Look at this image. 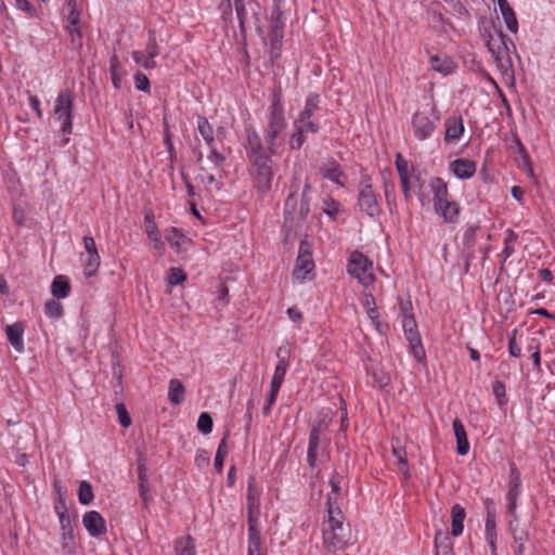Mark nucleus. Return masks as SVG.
Instances as JSON below:
<instances>
[{"label":"nucleus","instance_id":"nucleus-46","mask_svg":"<svg viewBox=\"0 0 555 555\" xmlns=\"http://www.w3.org/2000/svg\"><path fill=\"white\" fill-rule=\"evenodd\" d=\"M46 314L53 319H59L63 315V306L54 299H51L44 305Z\"/></svg>","mask_w":555,"mask_h":555},{"label":"nucleus","instance_id":"nucleus-22","mask_svg":"<svg viewBox=\"0 0 555 555\" xmlns=\"http://www.w3.org/2000/svg\"><path fill=\"white\" fill-rule=\"evenodd\" d=\"M284 23L281 21V12H278V16L274 18L271 30H270V46L272 53L279 51L282 44L284 34Z\"/></svg>","mask_w":555,"mask_h":555},{"label":"nucleus","instance_id":"nucleus-63","mask_svg":"<svg viewBox=\"0 0 555 555\" xmlns=\"http://www.w3.org/2000/svg\"><path fill=\"white\" fill-rule=\"evenodd\" d=\"M138 477L139 481L147 482V469L143 457H140L138 461Z\"/></svg>","mask_w":555,"mask_h":555},{"label":"nucleus","instance_id":"nucleus-35","mask_svg":"<svg viewBox=\"0 0 555 555\" xmlns=\"http://www.w3.org/2000/svg\"><path fill=\"white\" fill-rule=\"evenodd\" d=\"M197 128H198V131L201 133V135L203 137V139L205 140V142L211 146V144L214 143V130L210 126V124L208 122L207 118L204 117V116H199L198 119H197Z\"/></svg>","mask_w":555,"mask_h":555},{"label":"nucleus","instance_id":"nucleus-21","mask_svg":"<svg viewBox=\"0 0 555 555\" xmlns=\"http://www.w3.org/2000/svg\"><path fill=\"white\" fill-rule=\"evenodd\" d=\"M321 173L323 178L328 179L341 186L345 185L347 180V176L335 162H331L330 164L322 167Z\"/></svg>","mask_w":555,"mask_h":555},{"label":"nucleus","instance_id":"nucleus-53","mask_svg":"<svg viewBox=\"0 0 555 555\" xmlns=\"http://www.w3.org/2000/svg\"><path fill=\"white\" fill-rule=\"evenodd\" d=\"M186 279V274L184 273V271L180 268H171L169 270V274H168V283L170 285H178V284H181L182 282H184Z\"/></svg>","mask_w":555,"mask_h":555},{"label":"nucleus","instance_id":"nucleus-18","mask_svg":"<svg viewBox=\"0 0 555 555\" xmlns=\"http://www.w3.org/2000/svg\"><path fill=\"white\" fill-rule=\"evenodd\" d=\"M451 171L460 179H468L476 171L475 162L467 158H459L450 164Z\"/></svg>","mask_w":555,"mask_h":555},{"label":"nucleus","instance_id":"nucleus-2","mask_svg":"<svg viewBox=\"0 0 555 555\" xmlns=\"http://www.w3.org/2000/svg\"><path fill=\"white\" fill-rule=\"evenodd\" d=\"M328 528L323 529L326 548L333 553L343 551L350 539V527L344 524L343 513L332 496L326 500Z\"/></svg>","mask_w":555,"mask_h":555},{"label":"nucleus","instance_id":"nucleus-50","mask_svg":"<svg viewBox=\"0 0 555 555\" xmlns=\"http://www.w3.org/2000/svg\"><path fill=\"white\" fill-rule=\"evenodd\" d=\"M65 29H66L68 36L70 37V43L75 48H81V46H82V42H81L82 35H81L79 25L65 26Z\"/></svg>","mask_w":555,"mask_h":555},{"label":"nucleus","instance_id":"nucleus-24","mask_svg":"<svg viewBox=\"0 0 555 555\" xmlns=\"http://www.w3.org/2000/svg\"><path fill=\"white\" fill-rule=\"evenodd\" d=\"M498 5H499L501 14L504 18L507 29L511 33H517L518 23H517L515 12L512 9V7L509 5V2L507 0H498Z\"/></svg>","mask_w":555,"mask_h":555},{"label":"nucleus","instance_id":"nucleus-20","mask_svg":"<svg viewBox=\"0 0 555 555\" xmlns=\"http://www.w3.org/2000/svg\"><path fill=\"white\" fill-rule=\"evenodd\" d=\"M453 430L456 438V451L459 455H466L469 451V442L463 423L455 418L453 421Z\"/></svg>","mask_w":555,"mask_h":555},{"label":"nucleus","instance_id":"nucleus-32","mask_svg":"<svg viewBox=\"0 0 555 555\" xmlns=\"http://www.w3.org/2000/svg\"><path fill=\"white\" fill-rule=\"evenodd\" d=\"M320 95L312 93L306 99L305 107L297 118L310 119L319 108Z\"/></svg>","mask_w":555,"mask_h":555},{"label":"nucleus","instance_id":"nucleus-10","mask_svg":"<svg viewBox=\"0 0 555 555\" xmlns=\"http://www.w3.org/2000/svg\"><path fill=\"white\" fill-rule=\"evenodd\" d=\"M313 269L314 261L312 256V244L307 240H302L299 245L293 275L298 280H305Z\"/></svg>","mask_w":555,"mask_h":555},{"label":"nucleus","instance_id":"nucleus-37","mask_svg":"<svg viewBox=\"0 0 555 555\" xmlns=\"http://www.w3.org/2000/svg\"><path fill=\"white\" fill-rule=\"evenodd\" d=\"M144 224H145V231H146L149 238L154 241L155 243H159L160 235L158 233L157 225L154 221V216H153L152 211L145 214Z\"/></svg>","mask_w":555,"mask_h":555},{"label":"nucleus","instance_id":"nucleus-61","mask_svg":"<svg viewBox=\"0 0 555 555\" xmlns=\"http://www.w3.org/2000/svg\"><path fill=\"white\" fill-rule=\"evenodd\" d=\"M516 144L518 146V150H519V153L521 154V157L524 159V164L526 166V170H527V173L530 176V177H533V169L531 167V164H530V159H529V156L524 147V145L520 143V141L518 139H516Z\"/></svg>","mask_w":555,"mask_h":555},{"label":"nucleus","instance_id":"nucleus-16","mask_svg":"<svg viewBox=\"0 0 555 555\" xmlns=\"http://www.w3.org/2000/svg\"><path fill=\"white\" fill-rule=\"evenodd\" d=\"M486 537L492 552L495 551L496 529H495V509L491 500L486 501Z\"/></svg>","mask_w":555,"mask_h":555},{"label":"nucleus","instance_id":"nucleus-34","mask_svg":"<svg viewBox=\"0 0 555 555\" xmlns=\"http://www.w3.org/2000/svg\"><path fill=\"white\" fill-rule=\"evenodd\" d=\"M109 72H111V76H112L113 86L115 87V89H119L120 83H121L122 73H121L120 62L116 54H114L111 57Z\"/></svg>","mask_w":555,"mask_h":555},{"label":"nucleus","instance_id":"nucleus-41","mask_svg":"<svg viewBox=\"0 0 555 555\" xmlns=\"http://www.w3.org/2000/svg\"><path fill=\"white\" fill-rule=\"evenodd\" d=\"M66 5L68 9V14L66 16L67 25L66 26H75L80 24V12L77 8L76 0H66Z\"/></svg>","mask_w":555,"mask_h":555},{"label":"nucleus","instance_id":"nucleus-15","mask_svg":"<svg viewBox=\"0 0 555 555\" xmlns=\"http://www.w3.org/2000/svg\"><path fill=\"white\" fill-rule=\"evenodd\" d=\"M321 433L322 428L321 425H314L309 435V443H308V451H307V462L308 465L311 468H314L317 466V460L320 454V442H321Z\"/></svg>","mask_w":555,"mask_h":555},{"label":"nucleus","instance_id":"nucleus-58","mask_svg":"<svg viewBox=\"0 0 555 555\" xmlns=\"http://www.w3.org/2000/svg\"><path fill=\"white\" fill-rule=\"evenodd\" d=\"M305 142V132H302L299 128H296V131L292 134L289 140V146L292 150H299Z\"/></svg>","mask_w":555,"mask_h":555},{"label":"nucleus","instance_id":"nucleus-54","mask_svg":"<svg viewBox=\"0 0 555 555\" xmlns=\"http://www.w3.org/2000/svg\"><path fill=\"white\" fill-rule=\"evenodd\" d=\"M517 333V328H514L508 336V353L515 358H519L521 356V349L516 341Z\"/></svg>","mask_w":555,"mask_h":555},{"label":"nucleus","instance_id":"nucleus-64","mask_svg":"<svg viewBox=\"0 0 555 555\" xmlns=\"http://www.w3.org/2000/svg\"><path fill=\"white\" fill-rule=\"evenodd\" d=\"M15 5L18 10L28 13L30 16L35 13L34 8L28 0H15Z\"/></svg>","mask_w":555,"mask_h":555},{"label":"nucleus","instance_id":"nucleus-44","mask_svg":"<svg viewBox=\"0 0 555 555\" xmlns=\"http://www.w3.org/2000/svg\"><path fill=\"white\" fill-rule=\"evenodd\" d=\"M133 61L145 69H153L156 67V61L149 57L143 51H133L131 53Z\"/></svg>","mask_w":555,"mask_h":555},{"label":"nucleus","instance_id":"nucleus-57","mask_svg":"<svg viewBox=\"0 0 555 555\" xmlns=\"http://www.w3.org/2000/svg\"><path fill=\"white\" fill-rule=\"evenodd\" d=\"M134 83L138 90L143 92H150V80L145 74L141 72L135 73Z\"/></svg>","mask_w":555,"mask_h":555},{"label":"nucleus","instance_id":"nucleus-1","mask_svg":"<svg viewBox=\"0 0 555 555\" xmlns=\"http://www.w3.org/2000/svg\"><path fill=\"white\" fill-rule=\"evenodd\" d=\"M245 132V150L248 162L254 168L255 185L259 192L266 193L271 189L273 179L272 155L276 152H271L268 149H264L260 135L254 128L247 127Z\"/></svg>","mask_w":555,"mask_h":555},{"label":"nucleus","instance_id":"nucleus-8","mask_svg":"<svg viewBox=\"0 0 555 555\" xmlns=\"http://www.w3.org/2000/svg\"><path fill=\"white\" fill-rule=\"evenodd\" d=\"M74 100V94L68 89L61 91L55 100L53 113L62 122L61 131L64 134H69L73 131Z\"/></svg>","mask_w":555,"mask_h":555},{"label":"nucleus","instance_id":"nucleus-60","mask_svg":"<svg viewBox=\"0 0 555 555\" xmlns=\"http://www.w3.org/2000/svg\"><path fill=\"white\" fill-rule=\"evenodd\" d=\"M331 486V496L334 501L337 502V499L334 495H338L340 492V476L338 473H335L334 476L330 479Z\"/></svg>","mask_w":555,"mask_h":555},{"label":"nucleus","instance_id":"nucleus-13","mask_svg":"<svg viewBox=\"0 0 555 555\" xmlns=\"http://www.w3.org/2000/svg\"><path fill=\"white\" fill-rule=\"evenodd\" d=\"M82 524L91 537H100L106 532V522L96 511L87 512L82 517Z\"/></svg>","mask_w":555,"mask_h":555},{"label":"nucleus","instance_id":"nucleus-62","mask_svg":"<svg viewBox=\"0 0 555 555\" xmlns=\"http://www.w3.org/2000/svg\"><path fill=\"white\" fill-rule=\"evenodd\" d=\"M208 159L217 167L221 168L223 166V163L225 160V157L220 154L216 149L211 147L210 154L208 156Z\"/></svg>","mask_w":555,"mask_h":555},{"label":"nucleus","instance_id":"nucleus-17","mask_svg":"<svg viewBox=\"0 0 555 555\" xmlns=\"http://www.w3.org/2000/svg\"><path fill=\"white\" fill-rule=\"evenodd\" d=\"M4 331H5L8 340L11 344V346L17 352H23L24 351V340H23L24 325H23V323L15 322L14 324L7 325Z\"/></svg>","mask_w":555,"mask_h":555},{"label":"nucleus","instance_id":"nucleus-23","mask_svg":"<svg viewBox=\"0 0 555 555\" xmlns=\"http://www.w3.org/2000/svg\"><path fill=\"white\" fill-rule=\"evenodd\" d=\"M464 131V125L461 117H450L446 120V134L447 142L459 140Z\"/></svg>","mask_w":555,"mask_h":555},{"label":"nucleus","instance_id":"nucleus-52","mask_svg":"<svg viewBox=\"0 0 555 555\" xmlns=\"http://www.w3.org/2000/svg\"><path fill=\"white\" fill-rule=\"evenodd\" d=\"M492 391H493V395L499 403V405H503L506 403V392H505V385L500 382V380H496L492 384Z\"/></svg>","mask_w":555,"mask_h":555},{"label":"nucleus","instance_id":"nucleus-30","mask_svg":"<svg viewBox=\"0 0 555 555\" xmlns=\"http://www.w3.org/2000/svg\"><path fill=\"white\" fill-rule=\"evenodd\" d=\"M431 69L443 75L450 74L454 68L453 61L448 56L434 55L429 59Z\"/></svg>","mask_w":555,"mask_h":555},{"label":"nucleus","instance_id":"nucleus-33","mask_svg":"<svg viewBox=\"0 0 555 555\" xmlns=\"http://www.w3.org/2000/svg\"><path fill=\"white\" fill-rule=\"evenodd\" d=\"M229 436H230V433L225 431V434L223 435V437L218 446L217 452H216L214 465H215L216 470L219 473L222 472L224 457L228 454L227 440H228Z\"/></svg>","mask_w":555,"mask_h":555},{"label":"nucleus","instance_id":"nucleus-19","mask_svg":"<svg viewBox=\"0 0 555 555\" xmlns=\"http://www.w3.org/2000/svg\"><path fill=\"white\" fill-rule=\"evenodd\" d=\"M60 503L63 506V511L59 513V520L62 529V539L64 542V546H68L69 543H74L72 520L64 501L61 500Z\"/></svg>","mask_w":555,"mask_h":555},{"label":"nucleus","instance_id":"nucleus-38","mask_svg":"<svg viewBox=\"0 0 555 555\" xmlns=\"http://www.w3.org/2000/svg\"><path fill=\"white\" fill-rule=\"evenodd\" d=\"M176 551L177 555H196L194 539L188 535L186 538L177 541Z\"/></svg>","mask_w":555,"mask_h":555},{"label":"nucleus","instance_id":"nucleus-45","mask_svg":"<svg viewBox=\"0 0 555 555\" xmlns=\"http://www.w3.org/2000/svg\"><path fill=\"white\" fill-rule=\"evenodd\" d=\"M100 262L99 254L88 255L87 259L85 260V275L90 278L95 274L100 267Z\"/></svg>","mask_w":555,"mask_h":555},{"label":"nucleus","instance_id":"nucleus-5","mask_svg":"<svg viewBox=\"0 0 555 555\" xmlns=\"http://www.w3.org/2000/svg\"><path fill=\"white\" fill-rule=\"evenodd\" d=\"M291 193L285 199L284 203V228L288 232L297 231L301 228L305 220L307 219L310 212L309 199H300L298 205V201L296 194L299 190L298 178L294 177L291 183Z\"/></svg>","mask_w":555,"mask_h":555},{"label":"nucleus","instance_id":"nucleus-7","mask_svg":"<svg viewBox=\"0 0 555 555\" xmlns=\"http://www.w3.org/2000/svg\"><path fill=\"white\" fill-rule=\"evenodd\" d=\"M347 271L364 287L370 286L375 280L373 274V262L364 254L358 250L350 254Z\"/></svg>","mask_w":555,"mask_h":555},{"label":"nucleus","instance_id":"nucleus-49","mask_svg":"<svg viewBox=\"0 0 555 555\" xmlns=\"http://www.w3.org/2000/svg\"><path fill=\"white\" fill-rule=\"evenodd\" d=\"M271 112H270V115L271 116H284V108H283V105H282V100H281V91L280 90H275L272 94V103H271Z\"/></svg>","mask_w":555,"mask_h":555},{"label":"nucleus","instance_id":"nucleus-11","mask_svg":"<svg viewBox=\"0 0 555 555\" xmlns=\"http://www.w3.org/2000/svg\"><path fill=\"white\" fill-rule=\"evenodd\" d=\"M439 117L434 116V109L430 112L418 111L413 115L412 126L414 135L418 140H426L429 138L436 129V124Z\"/></svg>","mask_w":555,"mask_h":555},{"label":"nucleus","instance_id":"nucleus-6","mask_svg":"<svg viewBox=\"0 0 555 555\" xmlns=\"http://www.w3.org/2000/svg\"><path fill=\"white\" fill-rule=\"evenodd\" d=\"M412 307L410 301L401 305L402 327L404 331V335L410 344L414 358L418 362H422L425 359L426 354L422 345L420 333L417 331V324L414 319V315L412 313H409Z\"/></svg>","mask_w":555,"mask_h":555},{"label":"nucleus","instance_id":"nucleus-14","mask_svg":"<svg viewBox=\"0 0 555 555\" xmlns=\"http://www.w3.org/2000/svg\"><path fill=\"white\" fill-rule=\"evenodd\" d=\"M288 348L287 347H279L276 350V357L279 358V362L275 366L274 374L271 380L270 388L279 390L284 380L287 367H288Z\"/></svg>","mask_w":555,"mask_h":555},{"label":"nucleus","instance_id":"nucleus-55","mask_svg":"<svg viewBox=\"0 0 555 555\" xmlns=\"http://www.w3.org/2000/svg\"><path fill=\"white\" fill-rule=\"evenodd\" d=\"M116 412H117V415H118V421H119V424L127 428L131 425V417L125 406L124 403H117L116 404Z\"/></svg>","mask_w":555,"mask_h":555},{"label":"nucleus","instance_id":"nucleus-40","mask_svg":"<svg viewBox=\"0 0 555 555\" xmlns=\"http://www.w3.org/2000/svg\"><path fill=\"white\" fill-rule=\"evenodd\" d=\"M392 453L397 457L399 469L404 475V478H410L411 474L408 467V459H406V452L403 448L400 447H393Z\"/></svg>","mask_w":555,"mask_h":555},{"label":"nucleus","instance_id":"nucleus-47","mask_svg":"<svg viewBox=\"0 0 555 555\" xmlns=\"http://www.w3.org/2000/svg\"><path fill=\"white\" fill-rule=\"evenodd\" d=\"M212 418L207 412H203L197 420V429L203 435H208L212 430Z\"/></svg>","mask_w":555,"mask_h":555},{"label":"nucleus","instance_id":"nucleus-56","mask_svg":"<svg viewBox=\"0 0 555 555\" xmlns=\"http://www.w3.org/2000/svg\"><path fill=\"white\" fill-rule=\"evenodd\" d=\"M143 52L152 60H155V57L159 54V47L153 34H150L149 41Z\"/></svg>","mask_w":555,"mask_h":555},{"label":"nucleus","instance_id":"nucleus-39","mask_svg":"<svg viewBox=\"0 0 555 555\" xmlns=\"http://www.w3.org/2000/svg\"><path fill=\"white\" fill-rule=\"evenodd\" d=\"M93 499L94 494L91 485L86 480L81 481L78 489V500L80 504L89 505L92 503Z\"/></svg>","mask_w":555,"mask_h":555},{"label":"nucleus","instance_id":"nucleus-25","mask_svg":"<svg viewBox=\"0 0 555 555\" xmlns=\"http://www.w3.org/2000/svg\"><path fill=\"white\" fill-rule=\"evenodd\" d=\"M466 513L463 506L460 504H454L451 508V526L452 530L451 533L453 537H459L462 534L464 529V519H465Z\"/></svg>","mask_w":555,"mask_h":555},{"label":"nucleus","instance_id":"nucleus-4","mask_svg":"<svg viewBox=\"0 0 555 555\" xmlns=\"http://www.w3.org/2000/svg\"><path fill=\"white\" fill-rule=\"evenodd\" d=\"M254 485L255 478L250 477L247 488L248 555H263L259 530L260 501Z\"/></svg>","mask_w":555,"mask_h":555},{"label":"nucleus","instance_id":"nucleus-29","mask_svg":"<svg viewBox=\"0 0 555 555\" xmlns=\"http://www.w3.org/2000/svg\"><path fill=\"white\" fill-rule=\"evenodd\" d=\"M185 398V389L183 384L179 379H170L169 389H168V399L169 401L178 405L183 402Z\"/></svg>","mask_w":555,"mask_h":555},{"label":"nucleus","instance_id":"nucleus-42","mask_svg":"<svg viewBox=\"0 0 555 555\" xmlns=\"http://www.w3.org/2000/svg\"><path fill=\"white\" fill-rule=\"evenodd\" d=\"M396 168L400 179L411 178V172L413 171V167L409 164L403 156L398 153L396 156Z\"/></svg>","mask_w":555,"mask_h":555},{"label":"nucleus","instance_id":"nucleus-36","mask_svg":"<svg viewBox=\"0 0 555 555\" xmlns=\"http://www.w3.org/2000/svg\"><path fill=\"white\" fill-rule=\"evenodd\" d=\"M166 240L170 246L175 247L178 251H180L181 246L188 241L182 231L177 228L169 229L166 235Z\"/></svg>","mask_w":555,"mask_h":555},{"label":"nucleus","instance_id":"nucleus-48","mask_svg":"<svg viewBox=\"0 0 555 555\" xmlns=\"http://www.w3.org/2000/svg\"><path fill=\"white\" fill-rule=\"evenodd\" d=\"M295 128H299L302 132L315 133L319 131V124L310 119L297 118L294 122Z\"/></svg>","mask_w":555,"mask_h":555},{"label":"nucleus","instance_id":"nucleus-59","mask_svg":"<svg viewBox=\"0 0 555 555\" xmlns=\"http://www.w3.org/2000/svg\"><path fill=\"white\" fill-rule=\"evenodd\" d=\"M365 305L367 306V315L372 321L378 319V312L375 306V299L372 294H365Z\"/></svg>","mask_w":555,"mask_h":555},{"label":"nucleus","instance_id":"nucleus-27","mask_svg":"<svg viewBox=\"0 0 555 555\" xmlns=\"http://www.w3.org/2000/svg\"><path fill=\"white\" fill-rule=\"evenodd\" d=\"M436 555H454L453 543L448 532L438 531L435 537Z\"/></svg>","mask_w":555,"mask_h":555},{"label":"nucleus","instance_id":"nucleus-43","mask_svg":"<svg viewBox=\"0 0 555 555\" xmlns=\"http://www.w3.org/2000/svg\"><path fill=\"white\" fill-rule=\"evenodd\" d=\"M498 37H499V40H500V43H499V44H496V43H495V41H494V39H493L492 37H491V39H490V40L488 41V43H487V46H488V48H489L490 52L492 53V55H493L496 60H499V59H500V55H501V53H502V50H503V49H505V50L507 49V48H506V44H505V38H506V36H505V35H503V33L500 30V31H498Z\"/></svg>","mask_w":555,"mask_h":555},{"label":"nucleus","instance_id":"nucleus-26","mask_svg":"<svg viewBox=\"0 0 555 555\" xmlns=\"http://www.w3.org/2000/svg\"><path fill=\"white\" fill-rule=\"evenodd\" d=\"M430 188L434 193L435 207L449 202L448 201V186H447V183L443 181V179H441L439 177L435 178L430 183Z\"/></svg>","mask_w":555,"mask_h":555},{"label":"nucleus","instance_id":"nucleus-12","mask_svg":"<svg viewBox=\"0 0 555 555\" xmlns=\"http://www.w3.org/2000/svg\"><path fill=\"white\" fill-rule=\"evenodd\" d=\"M286 128V120L284 116H271L268 121V126L264 130V141L268 149L271 152H276V146L280 144L281 134Z\"/></svg>","mask_w":555,"mask_h":555},{"label":"nucleus","instance_id":"nucleus-31","mask_svg":"<svg viewBox=\"0 0 555 555\" xmlns=\"http://www.w3.org/2000/svg\"><path fill=\"white\" fill-rule=\"evenodd\" d=\"M435 209L441 212L447 222H455L460 214V207L455 202H447L435 207Z\"/></svg>","mask_w":555,"mask_h":555},{"label":"nucleus","instance_id":"nucleus-28","mask_svg":"<svg viewBox=\"0 0 555 555\" xmlns=\"http://www.w3.org/2000/svg\"><path fill=\"white\" fill-rule=\"evenodd\" d=\"M70 292V284L65 275H57L51 284V293L56 299H62L68 296Z\"/></svg>","mask_w":555,"mask_h":555},{"label":"nucleus","instance_id":"nucleus-51","mask_svg":"<svg viewBox=\"0 0 555 555\" xmlns=\"http://www.w3.org/2000/svg\"><path fill=\"white\" fill-rule=\"evenodd\" d=\"M520 486V474L516 466L512 464L511 467V483H509V490L507 494L515 493V496H518V488Z\"/></svg>","mask_w":555,"mask_h":555},{"label":"nucleus","instance_id":"nucleus-3","mask_svg":"<svg viewBox=\"0 0 555 555\" xmlns=\"http://www.w3.org/2000/svg\"><path fill=\"white\" fill-rule=\"evenodd\" d=\"M227 2L228 8H231L233 3L236 12L240 33L234 34L235 41L240 44H244L246 41V34L248 30L254 29L257 33L261 31V8L258 4V2L254 0H227Z\"/></svg>","mask_w":555,"mask_h":555},{"label":"nucleus","instance_id":"nucleus-9","mask_svg":"<svg viewBox=\"0 0 555 555\" xmlns=\"http://www.w3.org/2000/svg\"><path fill=\"white\" fill-rule=\"evenodd\" d=\"M358 206L361 212L371 218H377L382 211L373 190L372 180L367 176L362 178L359 185Z\"/></svg>","mask_w":555,"mask_h":555}]
</instances>
